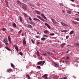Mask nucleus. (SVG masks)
I'll use <instances>...</instances> for the list:
<instances>
[{"instance_id":"5701e85b","label":"nucleus","mask_w":79,"mask_h":79,"mask_svg":"<svg viewBox=\"0 0 79 79\" xmlns=\"http://www.w3.org/2000/svg\"><path fill=\"white\" fill-rule=\"evenodd\" d=\"M74 31H71L70 33H69V34L70 35H71V34H73V33L74 32Z\"/></svg>"},{"instance_id":"6e6d98bb","label":"nucleus","mask_w":79,"mask_h":79,"mask_svg":"<svg viewBox=\"0 0 79 79\" xmlns=\"http://www.w3.org/2000/svg\"><path fill=\"white\" fill-rule=\"evenodd\" d=\"M21 35L22 36H24V34H23V33H22L21 34Z\"/></svg>"},{"instance_id":"ddd939ff","label":"nucleus","mask_w":79,"mask_h":79,"mask_svg":"<svg viewBox=\"0 0 79 79\" xmlns=\"http://www.w3.org/2000/svg\"><path fill=\"white\" fill-rule=\"evenodd\" d=\"M55 66L56 68H58V67H59V64L57 63H55Z\"/></svg>"},{"instance_id":"aec40b11","label":"nucleus","mask_w":79,"mask_h":79,"mask_svg":"<svg viewBox=\"0 0 79 79\" xmlns=\"http://www.w3.org/2000/svg\"><path fill=\"white\" fill-rule=\"evenodd\" d=\"M67 62H68V60L67 59L64 60L63 61L64 63H67Z\"/></svg>"},{"instance_id":"864d4df0","label":"nucleus","mask_w":79,"mask_h":79,"mask_svg":"<svg viewBox=\"0 0 79 79\" xmlns=\"http://www.w3.org/2000/svg\"><path fill=\"white\" fill-rule=\"evenodd\" d=\"M70 1H71V2H74V0H70Z\"/></svg>"},{"instance_id":"8fccbe9b","label":"nucleus","mask_w":79,"mask_h":79,"mask_svg":"<svg viewBox=\"0 0 79 79\" xmlns=\"http://www.w3.org/2000/svg\"><path fill=\"white\" fill-rule=\"evenodd\" d=\"M37 34H39V35H40V33L39 32H37Z\"/></svg>"},{"instance_id":"774afa93","label":"nucleus","mask_w":79,"mask_h":79,"mask_svg":"<svg viewBox=\"0 0 79 79\" xmlns=\"http://www.w3.org/2000/svg\"><path fill=\"white\" fill-rule=\"evenodd\" d=\"M76 15H77V14H76Z\"/></svg>"},{"instance_id":"f3484780","label":"nucleus","mask_w":79,"mask_h":79,"mask_svg":"<svg viewBox=\"0 0 79 79\" xmlns=\"http://www.w3.org/2000/svg\"><path fill=\"white\" fill-rule=\"evenodd\" d=\"M67 13H69V14H71V11L69 10H68L67 11Z\"/></svg>"},{"instance_id":"1a4fd4ad","label":"nucleus","mask_w":79,"mask_h":79,"mask_svg":"<svg viewBox=\"0 0 79 79\" xmlns=\"http://www.w3.org/2000/svg\"><path fill=\"white\" fill-rule=\"evenodd\" d=\"M7 71L8 73H11L13 71L12 69H7Z\"/></svg>"},{"instance_id":"e433bc0d","label":"nucleus","mask_w":79,"mask_h":79,"mask_svg":"<svg viewBox=\"0 0 79 79\" xmlns=\"http://www.w3.org/2000/svg\"><path fill=\"white\" fill-rule=\"evenodd\" d=\"M60 6H64V5L63 4H62V3L60 4Z\"/></svg>"},{"instance_id":"e2e57ef3","label":"nucleus","mask_w":79,"mask_h":79,"mask_svg":"<svg viewBox=\"0 0 79 79\" xmlns=\"http://www.w3.org/2000/svg\"><path fill=\"white\" fill-rule=\"evenodd\" d=\"M51 20H52V22H53V21H53V19H52Z\"/></svg>"},{"instance_id":"a18cd8bd","label":"nucleus","mask_w":79,"mask_h":79,"mask_svg":"<svg viewBox=\"0 0 79 79\" xmlns=\"http://www.w3.org/2000/svg\"><path fill=\"white\" fill-rule=\"evenodd\" d=\"M75 45H79V44H78V43H75Z\"/></svg>"},{"instance_id":"4c0bfd02","label":"nucleus","mask_w":79,"mask_h":79,"mask_svg":"<svg viewBox=\"0 0 79 79\" xmlns=\"http://www.w3.org/2000/svg\"><path fill=\"white\" fill-rule=\"evenodd\" d=\"M75 20H76V21H79V19L77 18H76Z\"/></svg>"},{"instance_id":"09e8293b","label":"nucleus","mask_w":79,"mask_h":79,"mask_svg":"<svg viewBox=\"0 0 79 79\" xmlns=\"http://www.w3.org/2000/svg\"><path fill=\"white\" fill-rule=\"evenodd\" d=\"M55 35V34L54 33H52L50 35L52 36V35Z\"/></svg>"},{"instance_id":"ea45409f","label":"nucleus","mask_w":79,"mask_h":79,"mask_svg":"<svg viewBox=\"0 0 79 79\" xmlns=\"http://www.w3.org/2000/svg\"><path fill=\"white\" fill-rule=\"evenodd\" d=\"M40 44V42L37 41L36 42V45H39Z\"/></svg>"},{"instance_id":"9d476101","label":"nucleus","mask_w":79,"mask_h":79,"mask_svg":"<svg viewBox=\"0 0 79 79\" xmlns=\"http://www.w3.org/2000/svg\"><path fill=\"white\" fill-rule=\"evenodd\" d=\"M37 17H38V18H39V19H41V21H45V19H42L40 16H37Z\"/></svg>"},{"instance_id":"bf43d9fd","label":"nucleus","mask_w":79,"mask_h":79,"mask_svg":"<svg viewBox=\"0 0 79 79\" xmlns=\"http://www.w3.org/2000/svg\"><path fill=\"white\" fill-rule=\"evenodd\" d=\"M35 37H36V38H39V36H36Z\"/></svg>"},{"instance_id":"dca6fc26","label":"nucleus","mask_w":79,"mask_h":79,"mask_svg":"<svg viewBox=\"0 0 79 79\" xmlns=\"http://www.w3.org/2000/svg\"><path fill=\"white\" fill-rule=\"evenodd\" d=\"M49 32V31H48V30H45L44 31V33L45 34H48Z\"/></svg>"},{"instance_id":"a878e982","label":"nucleus","mask_w":79,"mask_h":79,"mask_svg":"<svg viewBox=\"0 0 79 79\" xmlns=\"http://www.w3.org/2000/svg\"><path fill=\"white\" fill-rule=\"evenodd\" d=\"M64 45H66V44L65 43H64L63 44H61V46L62 47H63Z\"/></svg>"},{"instance_id":"0eeeda50","label":"nucleus","mask_w":79,"mask_h":79,"mask_svg":"<svg viewBox=\"0 0 79 79\" xmlns=\"http://www.w3.org/2000/svg\"><path fill=\"white\" fill-rule=\"evenodd\" d=\"M47 76H48L47 74H45L42 76V77L44 79H47Z\"/></svg>"},{"instance_id":"13d9d810","label":"nucleus","mask_w":79,"mask_h":79,"mask_svg":"<svg viewBox=\"0 0 79 79\" xmlns=\"http://www.w3.org/2000/svg\"><path fill=\"white\" fill-rule=\"evenodd\" d=\"M37 55H39V52H37Z\"/></svg>"},{"instance_id":"2eb2a0df","label":"nucleus","mask_w":79,"mask_h":79,"mask_svg":"<svg viewBox=\"0 0 79 79\" xmlns=\"http://www.w3.org/2000/svg\"><path fill=\"white\" fill-rule=\"evenodd\" d=\"M23 45L26 44V40L24 39L23 40Z\"/></svg>"},{"instance_id":"39448f33","label":"nucleus","mask_w":79,"mask_h":79,"mask_svg":"<svg viewBox=\"0 0 79 79\" xmlns=\"http://www.w3.org/2000/svg\"><path fill=\"white\" fill-rule=\"evenodd\" d=\"M26 27H27V28L30 29L32 27V26H31L30 24H27L26 25Z\"/></svg>"},{"instance_id":"a211bd4d","label":"nucleus","mask_w":79,"mask_h":79,"mask_svg":"<svg viewBox=\"0 0 79 79\" xmlns=\"http://www.w3.org/2000/svg\"><path fill=\"white\" fill-rule=\"evenodd\" d=\"M61 32H68V30H61Z\"/></svg>"},{"instance_id":"20e7f679","label":"nucleus","mask_w":79,"mask_h":79,"mask_svg":"<svg viewBox=\"0 0 79 79\" xmlns=\"http://www.w3.org/2000/svg\"><path fill=\"white\" fill-rule=\"evenodd\" d=\"M22 7L23 9H24V10H25L27 9V7L24 4H22Z\"/></svg>"},{"instance_id":"6ab92c4d","label":"nucleus","mask_w":79,"mask_h":79,"mask_svg":"<svg viewBox=\"0 0 79 79\" xmlns=\"http://www.w3.org/2000/svg\"><path fill=\"white\" fill-rule=\"evenodd\" d=\"M17 4H19V5H21V2L19 1H17Z\"/></svg>"},{"instance_id":"423d86ee","label":"nucleus","mask_w":79,"mask_h":79,"mask_svg":"<svg viewBox=\"0 0 79 79\" xmlns=\"http://www.w3.org/2000/svg\"><path fill=\"white\" fill-rule=\"evenodd\" d=\"M60 23L62 26H65V27H68V25L66 24L65 23H63V22H60Z\"/></svg>"},{"instance_id":"c85d7f7f","label":"nucleus","mask_w":79,"mask_h":79,"mask_svg":"<svg viewBox=\"0 0 79 79\" xmlns=\"http://www.w3.org/2000/svg\"><path fill=\"white\" fill-rule=\"evenodd\" d=\"M19 18L20 21H21H21H22V20H23V19L22 18V17L21 16H20Z\"/></svg>"},{"instance_id":"393cba45","label":"nucleus","mask_w":79,"mask_h":79,"mask_svg":"<svg viewBox=\"0 0 79 79\" xmlns=\"http://www.w3.org/2000/svg\"><path fill=\"white\" fill-rule=\"evenodd\" d=\"M26 76L27 77L28 79H31V78L29 76V75L27 74L26 75Z\"/></svg>"},{"instance_id":"680f3d73","label":"nucleus","mask_w":79,"mask_h":79,"mask_svg":"<svg viewBox=\"0 0 79 79\" xmlns=\"http://www.w3.org/2000/svg\"><path fill=\"white\" fill-rule=\"evenodd\" d=\"M64 79H67V77H65L64 78Z\"/></svg>"},{"instance_id":"bb28decb","label":"nucleus","mask_w":79,"mask_h":79,"mask_svg":"<svg viewBox=\"0 0 79 79\" xmlns=\"http://www.w3.org/2000/svg\"><path fill=\"white\" fill-rule=\"evenodd\" d=\"M23 15L25 17H27V15L26 14V13H23Z\"/></svg>"},{"instance_id":"cd10ccee","label":"nucleus","mask_w":79,"mask_h":79,"mask_svg":"<svg viewBox=\"0 0 79 79\" xmlns=\"http://www.w3.org/2000/svg\"><path fill=\"white\" fill-rule=\"evenodd\" d=\"M5 2L6 3V5L7 6H8V1H5Z\"/></svg>"},{"instance_id":"79ce46f5","label":"nucleus","mask_w":79,"mask_h":79,"mask_svg":"<svg viewBox=\"0 0 79 79\" xmlns=\"http://www.w3.org/2000/svg\"><path fill=\"white\" fill-rule=\"evenodd\" d=\"M69 57L67 56V57H66V59L65 60H69Z\"/></svg>"},{"instance_id":"7ed1b4c3","label":"nucleus","mask_w":79,"mask_h":79,"mask_svg":"<svg viewBox=\"0 0 79 79\" xmlns=\"http://www.w3.org/2000/svg\"><path fill=\"white\" fill-rule=\"evenodd\" d=\"M14 46L17 52H19V50L18 49V46H17V45H16V44H14Z\"/></svg>"},{"instance_id":"f03ea898","label":"nucleus","mask_w":79,"mask_h":79,"mask_svg":"<svg viewBox=\"0 0 79 79\" xmlns=\"http://www.w3.org/2000/svg\"><path fill=\"white\" fill-rule=\"evenodd\" d=\"M8 39L9 43L10 44H11V43H12V41H11V37H10V36H8Z\"/></svg>"},{"instance_id":"49530a36","label":"nucleus","mask_w":79,"mask_h":79,"mask_svg":"<svg viewBox=\"0 0 79 79\" xmlns=\"http://www.w3.org/2000/svg\"><path fill=\"white\" fill-rule=\"evenodd\" d=\"M47 53L48 54V55H50V53L49 52H47Z\"/></svg>"},{"instance_id":"b1692460","label":"nucleus","mask_w":79,"mask_h":79,"mask_svg":"<svg viewBox=\"0 0 79 79\" xmlns=\"http://www.w3.org/2000/svg\"><path fill=\"white\" fill-rule=\"evenodd\" d=\"M13 26L14 27H16V24H15V23H14L13 24Z\"/></svg>"},{"instance_id":"69168bd1","label":"nucleus","mask_w":79,"mask_h":79,"mask_svg":"<svg viewBox=\"0 0 79 79\" xmlns=\"http://www.w3.org/2000/svg\"><path fill=\"white\" fill-rule=\"evenodd\" d=\"M77 13H78V14H79V12H77Z\"/></svg>"},{"instance_id":"473e14b6","label":"nucleus","mask_w":79,"mask_h":79,"mask_svg":"<svg viewBox=\"0 0 79 79\" xmlns=\"http://www.w3.org/2000/svg\"><path fill=\"white\" fill-rule=\"evenodd\" d=\"M11 67H12V68H14V67H15V65H14L13 64L11 63Z\"/></svg>"},{"instance_id":"a19ab883","label":"nucleus","mask_w":79,"mask_h":79,"mask_svg":"<svg viewBox=\"0 0 79 79\" xmlns=\"http://www.w3.org/2000/svg\"><path fill=\"white\" fill-rule=\"evenodd\" d=\"M29 19L30 21H32V19H31V18L30 17H29Z\"/></svg>"},{"instance_id":"4be33fe9","label":"nucleus","mask_w":79,"mask_h":79,"mask_svg":"<svg viewBox=\"0 0 79 79\" xmlns=\"http://www.w3.org/2000/svg\"><path fill=\"white\" fill-rule=\"evenodd\" d=\"M46 39H47V38L43 37V38H42L41 40H46Z\"/></svg>"},{"instance_id":"c756f323","label":"nucleus","mask_w":79,"mask_h":79,"mask_svg":"<svg viewBox=\"0 0 79 79\" xmlns=\"http://www.w3.org/2000/svg\"><path fill=\"white\" fill-rule=\"evenodd\" d=\"M43 63L40 66H43L44 65V63H45V61H44L43 62H42Z\"/></svg>"},{"instance_id":"338daca9","label":"nucleus","mask_w":79,"mask_h":79,"mask_svg":"<svg viewBox=\"0 0 79 79\" xmlns=\"http://www.w3.org/2000/svg\"><path fill=\"white\" fill-rule=\"evenodd\" d=\"M78 37L79 38V35H78Z\"/></svg>"},{"instance_id":"052dcab7","label":"nucleus","mask_w":79,"mask_h":79,"mask_svg":"<svg viewBox=\"0 0 79 79\" xmlns=\"http://www.w3.org/2000/svg\"><path fill=\"white\" fill-rule=\"evenodd\" d=\"M53 23H54V24H56V22H55L54 21H53Z\"/></svg>"},{"instance_id":"37998d69","label":"nucleus","mask_w":79,"mask_h":79,"mask_svg":"<svg viewBox=\"0 0 79 79\" xmlns=\"http://www.w3.org/2000/svg\"><path fill=\"white\" fill-rule=\"evenodd\" d=\"M73 23H74L75 24H77V22H73Z\"/></svg>"},{"instance_id":"412c9836","label":"nucleus","mask_w":79,"mask_h":79,"mask_svg":"<svg viewBox=\"0 0 79 79\" xmlns=\"http://www.w3.org/2000/svg\"><path fill=\"white\" fill-rule=\"evenodd\" d=\"M5 48H6V49L7 50H8V51H11V50L9 48H8V47L6 46L5 47Z\"/></svg>"},{"instance_id":"6e6552de","label":"nucleus","mask_w":79,"mask_h":79,"mask_svg":"<svg viewBox=\"0 0 79 79\" xmlns=\"http://www.w3.org/2000/svg\"><path fill=\"white\" fill-rule=\"evenodd\" d=\"M33 20H34V21H37L38 23H40V20H39L37 18H34L33 19Z\"/></svg>"},{"instance_id":"f257e3e1","label":"nucleus","mask_w":79,"mask_h":79,"mask_svg":"<svg viewBox=\"0 0 79 79\" xmlns=\"http://www.w3.org/2000/svg\"><path fill=\"white\" fill-rule=\"evenodd\" d=\"M3 42L5 43L6 45L7 46L8 44V40L6 39H4V40H3Z\"/></svg>"},{"instance_id":"603ef678","label":"nucleus","mask_w":79,"mask_h":79,"mask_svg":"<svg viewBox=\"0 0 79 79\" xmlns=\"http://www.w3.org/2000/svg\"><path fill=\"white\" fill-rule=\"evenodd\" d=\"M10 31H13V29H12V28H10Z\"/></svg>"},{"instance_id":"4468645a","label":"nucleus","mask_w":79,"mask_h":79,"mask_svg":"<svg viewBox=\"0 0 79 79\" xmlns=\"http://www.w3.org/2000/svg\"><path fill=\"white\" fill-rule=\"evenodd\" d=\"M43 63V61H39L38 62V63H37V64L38 65H40L41 64H42Z\"/></svg>"},{"instance_id":"2f4dec72","label":"nucleus","mask_w":79,"mask_h":79,"mask_svg":"<svg viewBox=\"0 0 79 79\" xmlns=\"http://www.w3.org/2000/svg\"><path fill=\"white\" fill-rule=\"evenodd\" d=\"M2 30L5 31H6V28H2Z\"/></svg>"},{"instance_id":"f8f14e48","label":"nucleus","mask_w":79,"mask_h":79,"mask_svg":"<svg viewBox=\"0 0 79 79\" xmlns=\"http://www.w3.org/2000/svg\"><path fill=\"white\" fill-rule=\"evenodd\" d=\"M41 16H42L43 17L44 19H46V20H47V18L45 17V15H44L43 14H41Z\"/></svg>"},{"instance_id":"72a5a7b5","label":"nucleus","mask_w":79,"mask_h":79,"mask_svg":"<svg viewBox=\"0 0 79 79\" xmlns=\"http://www.w3.org/2000/svg\"><path fill=\"white\" fill-rule=\"evenodd\" d=\"M19 54H20V55H21V56H23V53H22L21 52H20L19 53Z\"/></svg>"},{"instance_id":"4d7b16f0","label":"nucleus","mask_w":79,"mask_h":79,"mask_svg":"<svg viewBox=\"0 0 79 79\" xmlns=\"http://www.w3.org/2000/svg\"><path fill=\"white\" fill-rule=\"evenodd\" d=\"M30 6H33V7H34V5H32V4Z\"/></svg>"},{"instance_id":"f704fd0d","label":"nucleus","mask_w":79,"mask_h":79,"mask_svg":"<svg viewBox=\"0 0 79 79\" xmlns=\"http://www.w3.org/2000/svg\"><path fill=\"white\" fill-rule=\"evenodd\" d=\"M31 42H32V43L33 44H34V40H33L31 39Z\"/></svg>"},{"instance_id":"5fc2aeb1","label":"nucleus","mask_w":79,"mask_h":79,"mask_svg":"<svg viewBox=\"0 0 79 79\" xmlns=\"http://www.w3.org/2000/svg\"><path fill=\"white\" fill-rule=\"evenodd\" d=\"M62 12L63 13H64V10H62Z\"/></svg>"},{"instance_id":"de8ad7c7","label":"nucleus","mask_w":79,"mask_h":79,"mask_svg":"<svg viewBox=\"0 0 79 79\" xmlns=\"http://www.w3.org/2000/svg\"><path fill=\"white\" fill-rule=\"evenodd\" d=\"M68 38H69V36H66V39H68Z\"/></svg>"},{"instance_id":"3c124183","label":"nucleus","mask_w":79,"mask_h":79,"mask_svg":"<svg viewBox=\"0 0 79 79\" xmlns=\"http://www.w3.org/2000/svg\"><path fill=\"white\" fill-rule=\"evenodd\" d=\"M43 55L44 56H47V53L44 54Z\"/></svg>"},{"instance_id":"58836bf2","label":"nucleus","mask_w":79,"mask_h":79,"mask_svg":"<svg viewBox=\"0 0 79 79\" xmlns=\"http://www.w3.org/2000/svg\"><path fill=\"white\" fill-rule=\"evenodd\" d=\"M36 12L37 13V15H40V12H39L38 11H37Z\"/></svg>"},{"instance_id":"7c9ffc66","label":"nucleus","mask_w":79,"mask_h":79,"mask_svg":"<svg viewBox=\"0 0 79 79\" xmlns=\"http://www.w3.org/2000/svg\"><path fill=\"white\" fill-rule=\"evenodd\" d=\"M43 37H48V35H43Z\"/></svg>"},{"instance_id":"0e129e2a","label":"nucleus","mask_w":79,"mask_h":79,"mask_svg":"<svg viewBox=\"0 0 79 79\" xmlns=\"http://www.w3.org/2000/svg\"><path fill=\"white\" fill-rule=\"evenodd\" d=\"M69 52V51H68L67 52H66V53H68Z\"/></svg>"},{"instance_id":"c9c22d12","label":"nucleus","mask_w":79,"mask_h":79,"mask_svg":"<svg viewBox=\"0 0 79 79\" xmlns=\"http://www.w3.org/2000/svg\"><path fill=\"white\" fill-rule=\"evenodd\" d=\"M21 32H22V30H21L18 33L19 34H20Z\"/></svg>"},{"instance_id":"9b49d317","label":"nucleus","mask_w":79,"mask_h":79,"mask_svg":"<svg viewBox=\"0 0 79 79\" xmlns=\"http://www.w3.org/2000/svg\"><path fill=\"white\" fill-rule=\"evenodd\" d=\"M44 24L45 25H46V26H47V27H48L49 29H51V28H50V26H49V25H48L47 23H45Z\"/></svg>"},{"instance_id":"c03bdc74","label":"nucleus","mask_w":79,"mask_h":79,"mask_svg":"<svg viewBox=\"0 0 79 79\" xmlns=\"http://www.w3.org/2000/svg\"><path fill=\"white\" fill-rule=\"evenodd\" d=\"M37 68H39V69H40L41 68L40 66H37Z\"/></svg>"}]
</instances>
